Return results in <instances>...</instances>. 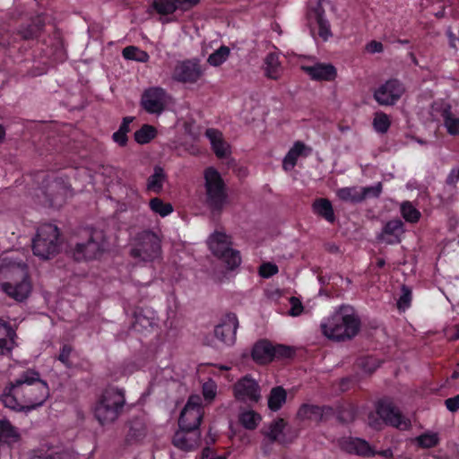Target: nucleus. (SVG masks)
Returning a JSON list of instances; mask_svg holds the SVG:
<instances>
[{
  "label": "nucleus",
  "mask_w": 459,
  "mask_h": 459,
  "mask_svg": "<svg viewBox=\"0 0 459 459\" xmlns=\"http://www.w3.org/2000/svg\"><path fill=\"white\" fill-rule=\"evenodd\" d=\"M49 396L46 381L22 375L10 382L3 390L0 400L4 406L14 411H29L41 406Z\"/></svg>",
  "instance_id": "f257e3e1"
},
{
  "label": "nucleus",
  "mask_w": 459,
  "mask_h": 459,
  "mask_svg": "<svg viewBox=\"0 0 459 459\" xmlns=\"http://www.w3.org/2000/svg\"><path fill=\"white\" fill-rule=\"evenodd\" d=\"M360 319L353 307L342 306L327 322L321 324V329L328 339L344 341L355 337L360 330Z\"/></svg>",
  "instance_id": "f03ea898"
},
{
  "label": "nucleus",
  "mask_w": 459,
  "mask_h": 459,
  "mask_svg": "<svg viewBox=\"0 0 459 459\" xmlns=\"http://www.w3.org/2000/svg\"><path fill=\"white\" fill-rule=\"evenodd\" d=\"M36 178L41 180L39 188L49 207L59 209L73 196L69 178L63 174L41 171L37 174Z\"/></svg>",
  "instance_id": "7ed1b4c3"
},
{
  "label": "nucleus",
  "mask_w": 459,
  "mask_h": 459,
  "mask_svg": "<svg viewBox=\"0 0 459 459\" xmlns=\"http://www.w3.org/2000/svg\"><path fill=\"white\" fill-rule=\"evenodd\" d=\"M126 404L125 392L114 386L107 387L99 398L94 415L102 426L116 421Z\"/></svg>",
  "instance_id": "20e7f679"
},
{
  "label": "nucleus",
  "mask_w": 459,
  "mask_h": 459,
  "mask_svg": "<svg viewBox=\"0 0 459 459\" xmlns=\"http://www.w3.org/2000/svg\"><path fill=\"white\" fill-rule=\"evenodd\" d=\"M161 246L158 235L151 230L139 232L134 238L130 255L138 262H152L160 255Z\"/></svg>",
  "instance_id": "39448f33"
},
{
  "label": "nucleus",
  "mask_w": 459,
  "mask_h": 459,
  "mask_svg": "<svg viewBox=\"0 0 459 459\" xmlns=\"http://www.w3.org/2000/svg\"><path fill=\"white\" fill-rule=\"evenodd\" d=\"M204 178L207 204L213 212H221L228 198L224 180L213 167L204 169Z\"/></svg>",
  "instance_id": "423d86ee"
},
{
  "label": "nucleus",
  "mask_w": 459,
  "mask_h": 459,
  "mask_svg": "<svg viewBox=\"0 0 459 459\" xmlns=\"http://www.w3.org/2000/svg\"><path fill=\"white\" fill-rule=\"evenodd\" d=\"M59 229L52 223L40 225L33 238L32 251L36 256L48 259L58 252Z\"/></svg>",
  "instance_id": "0eeeda50"
},
{
  "label": "nucleus",
  "mask_w": 459,
  "mask_h": 459,
  "mask_svg": "<svg viewBox=\"0 0 459 459\" xmlns=\"http://www.w3.org/2000/svg\"><path fill=\"white\" fill-rule=\"evenodd\" d=\"M295 355V350L288 345L273 344L267 340L258 341L253 347L252 358L259 364H267L271 361H285Z\"/></svg>",
  "instance_id": "6e6552de"
},
{
  "label": "nucleus",
  "mask_w": 459,
  "mask_h": 459,
  "mask_svg": "<svg viewBox=\"0 0 459 459\" xmlns=\"http://www.w3.org/2000/svg\"><path fill=\"white\" fill-rule=\"evenodd\" d=\"M230 238L220 231L214 232L209 238V247L212 254L221 259L230 270H234L241 263L240 254L231 248Z\"/></svg>",
  "instance_id": "1a4fd4ad"
},
{
  "label": "nucleus",
  "mask_w": 459,
  "mask_h": 459,
  "mask_svg": "<svg viewBox=\"0 0 459 459\" xmlns=\"http://www.w3.org/2000/svg\"><path fill=\"white\" fill-rule=\"evenodd\" d=\"M105 234L101 230H93L86 242L77 243L73 250L74 260L88 261L98 259L104 252Z\"/></svg>",
  "instance_id": "9d476101"
},
{
  "label": "nucleus",
  "mask_w": 459,
  "mask_h": 459,
  "mask_svg": "<svg viewBox=\"0 0 459 459\" xmlns=\"http://www.w3.org/2000/svg\"><path fill=\"white\" fill-rule=\"evenodd\" d=\"M204 413L202 398L198 394L190 395L180 413L178 419L179 428L199 430Z\"/></svg>",
  "instance_id": "9b49d317"
},
{
  "label": "nucleus",
  "mask_w": 459,
  "mask_h": 459,
  "mask_svg": "<svg viewBox=\"0 0 459 459\" xmlns=\"http://www.w3.org/2000/svg\"><path fill=\"white\" fill-rule=\"evenodd\" d=\"M167 91L161 87H150L143 91L140 105L151 115H160L167 106Z\"/></svg>",
  "instance_id": "f8f14e48"
},
{
  "label": "nucleus",
  "mask_w": 459,
  "mask_h": 459,
  "mask_svg": "<svg viewBox=\"0 0 459 459\" xmlns=\"http://www.w3.org/2000/svg\"><path fill=\"white\" fill-rule=\"evenodd\" d=\"M405 87L398 79H389L374 91V100L381 106H393L403 95Z\"/></svg>",
  "instance_id": "ddd939ff"
},
{
  "label": "nucleus",
  "mask_w": 459,
  "mask_h": 459,
  "mask_svg": "<svg viewBox=\"0 0 459 459\" xmlns=\"http://www.w3.org/2000/svg\"><path fill=\"white\" fill-rule=\"evenodd\" d=\"M376 412L386 425L403 429L409 428L411 425V421L402 415L399 409L390 399L379 400L376 406Z\"/></svg>",
  "instance_id": "4468645a"
},
{
  "label": "nucleus",
  "mask_w": 459,
  "mask_h": 459,
  "mask_svg": "<svg viewBox=\"0 0 459 459\" xmlns=\"http://www.w3.org/2000/svg\"><path fill=\"white\" fill-rule=\"evenodd\" d=\"M203 75V70L197 61L186 59L179 61L172 72V79L181 83H195Z\"/></svg>",
  "instance_id": "2eb2a0df"
},
{
  "label": "nucleus",
  "mask_w": 459,
  "mask_h": 459,
  "mask_svg": "<svg viewBox=\"0 0 459 459\" xmlns=\"http://www.w3.org/2000/svg\"><path fill=\"white\" fill-rule=\"evenodd\" d=\"M45 27V23L40 19L31 20L30 22L21 24L16 32L5 40L4 36L0 37V46L4 48H7L13 46L16 40V37H19L22 40H30L38 39Z\"/></svg>",
  "instance_id": "dca6fc26"
},
{
  "label": "nucleus",
  "mask_w": 459,
  "mask_h": 459,
  "mask_svg": "<svg viewBox=\"0 0 459 459\" xmlns=\"http://www.w3.org/2000/svg\"><path fill=\"white\" fill-rule=\"evenodd\" d=\"M330 5L329 0H318L309 8L308 16L315 21L318 28V35L326 41L332 37L331 25L325 16V6Z\"/></svg>",
  "instance_id": "f3484780"
},
{
  "label": "nucleus",
  "mask_w": 459,
  "mask_h": 459,
  "mask_svg": "<svg viewBox=\"0 0 459 459\" xmlns=\"http://www.w3.org/2000/svg\"><path fill=\"white\" fill-rule=\"evenodd\" d=\"M201 0H152V8L160 15L167 16L177 11L188 12L196 6Z\"/></svg>",
  "instance_id": "a211bd4d"
},
{
  "label": "nucleus",
  "mask_w": 459,
  "mask_h": 459,
  "mask_svg": "<svg viewBox=\"0 0 459 459\" xmlns=\"http://www.w3.org/2000/svg\"><path fill=\"white\" fill-rule=\"evenodd\" d=\"M234 396L241 402L257 403L261 398L260 386L256 381L245 376L233 386Z\"/></svg>",
  "instance_id": "6ab92c4d"
},
{
  "label": "nucleus",
  "mask_w": 459,
  "mask_h": 459,
  "mask_svg": "<svg viewBox=\"0 0 459 459\" xmlns=\"http://www.w3.org/2000/svg\"><path fill=\"white\" fill-rule=\"evenodd\" d=\"M1 290L15 301L23 302L30 297L32 291V283L30 276L24 274L21 281L3 282Z\"/></svg>",
  "instance_id": "aec40b11"
},
{
  "label": "nucleus",
  "mask_w": 459,
  "mask_h": 459,
  "mask_svg": "<svg viewBox=\"0 0 459 459\" xmlns=\"http://www.w3.org/2000/svg\"><path fill=\"white\" fill-rule=\"evenodd\" d=\"M238 327V320L237 315L228 313L221 320V323L215 326L214 334L217 339L226 345H232L236 341Z\"/></svg>",
  "instance_id": "412c9836"
},
{
  "label": "nucleus",
  "mask_w": 459,
  "mask_h": 459,
  "mask_svg": "<svg viewBox=\"0 0 459 459\" xmlns=\"http://www.w3.org/2000/svg\"><path fill=\"white\" fill-rule=\"evenodd\" d=\"M404 232V224L402 220H390L385 223L377 238L386 245H396L401 243Z\"/></svg>",
  "instance_id": "4be33fe9"
},
{
  "label": "nucleus",
  "mask_w": 459,
  "mask_h": 459,
  "mask_svg": "<svg viewBox=\"0 0 459 459\" xmlns=\"http://www.w3.org/2000/svg\"><path fill=\"white\" fill-rule=\"evenodd\" d=\"M200 437L199 430L179 428L173 436L172 444L181 450L189 451L198 446Z\"/></svg>",
  "instance_id": "5701e85b"
},
{
  "label": "nucleus",
  "mask_w": 459,
  "mask_h": 459,
  "mask_svg": "<svg viewBox=\"0 0 459 459\" xmlns=\"http://www.w3.org/2000/svg\"><path fill=\"white\" fill-rule=\"evenodd\" d=\"M333 411V408L330 406L303 403L298 410L297 418L301 420H309L320 422L325 420L326 416L332 415Z\"/></svg>",
  "instance_id": "b1692460"
},
{
  "label": "nucleus",
  "mask_w": 459,
  "mask_h": 459,
  "mask_svg": "<svg viewBox=\"0 0 459 459\" xmlns=\"http://www.w3.org/2000/svg\"><path fill=\"white\" fill-rule=\"evenodd\" d=\"M341 448L349 453L362 456L375 455V451L364 439L358 437H345L339 442Z\"/></svg>",
  "instance_id": "393cba45"
},
{
  "label": "nucleus",
  "mask_w": 459,
  "mask_h": 459,
  "mask_svg": "<svg viewBox=\"0 0 459 459\" xmlns=\"http://www.w3.org/2000/svg\"><path fill=\"white\" fill-rule=\"evenodd\" d=\"M155 312L149 307H137L134 312L132 327L137 332L147 331L156 325Z\"/></svg>",
  "instance_id": "a878e982"
},
{
  "label": "nucleus",
  "mask_w": 459,
  "mask_h": 459,
  "mask_svg": "<svg viewBox=\"0 0 459 459\" xmlns=\"http://www.w3.org/2000/svg\"><path fill=\"white\" fill-rule=\"evenodd\" d=\"M302 69L316 81H333L337 75L336 68L331 64L317 63L310 66H303Z\"/></svg>",
  "instance_id": "bb28decb"
},
{
  "label": "nucleus",
  "mask_w": 459,
  "mask_h": 459,
  "mask_svg": "<svg viewBox=\"0 0 459 459\" xmlns=\"http://www.w3.org/2000/svg\"><path fill=\"white\" fill-rule=\"evenodd\" d=\"M287 426V422L282 418H278L270 422L261 430L262 435L268 439L270 444L277 442L279 444L285 443L283 430Z\"/></svg>",
  "instance_id": "cd10ccee"
},
{
  "label": "nucleus",
  "mask_w": 459,
  "mask_h": 459,
  "mask_svg": "<svg viewBox=\"0 0 459 459\" xmlns=\"http://www.w3.org/2000/svg\"><path fill=\"white\" fill-rule=\"evenodd\" d=\"M16 336L15 329L9 323L0 319V355L12 351Z\"/></svg>",
  "instance_id": "c85d7f7f"
},
{
  "label": "nucleus",
  "mask_w": 459,
  "mask_h": 459,
  "mask_svg": "<svg viewBox=\"0 0 459 459\" xmlns=\"http://www.w3.org/2000/svg\"><path fill=\"white\" fill-rule=\"evenodd\" d=\"M168 176L164 169L156 165L153 168V173L147 178L146 192L160 195L163 191V186Z\"/></svg>",
  "instance_id": "c756f323"
},
{
  "label": "nucleus",
  "mask_w": 459,
  "mask_h": 459,
  "mask_svg": "<svg viewBox=\"0 0 459 459\" xmlns=\"http://www.w3.org/2000/svg\"><path fill=\"white\" fill-rule=\"evenodd\" d=\"M129 429L126 436V443L132 445L142 441L147 433L144 421L141 419H133L128 422Z\"/></svg>",
  "instance_id": "7c9ffc66"
},
{
  "label": "nucleus",
  "mask_w": 459,
  "mask_h": 459,
  "mask_svg": "<svg viewBox=\"0 0 459 459\" xmlns=\"http://www.w3.org/2000/svg\"><path fill=\"white\" fill-rule=\"evenodd\" d=\"M313 212L330 223L336 220L332 203L327 198H316L312 204Z\"/></svg>",
  "instance_id": "2f4dec72"
},
{
  "label": "nucleus",
  "mask_w": 459,
  "mask_h": 459,
  "mask_svg": "<svg viewBox=\"0 0 459 459\" xmlns=\"http://www.w3.org/2000/svg\"><path fill=\"white\" fill-rule=\"evenodd\" d=\"M205 136L209 139L215 155L220 159L225 158L227 156V148L222 134L217 129L208 128L205 131Z\"/></svg>",
  "instance_id": "473e14b6"
},
{
  "label": "nucleus",
  "mask_w": 459,
  "mask_h": 459,
  "mask_svg": "<svg viewBox=\"0 0 459 459\" xmlns=\"http://www.w3.org/2000/svg\"><path fill=\"white\" fill-rule=\"evenodd\" d=\"M440 116L443 118L444 126L450 135L459 134V118L452 112L450 104H444L440 108Z\"/></svg>",
  "instance_id": "72a5a7b5"
},
{
  "label": "nucleus",
  "mask_w": 459,
  "mask_h": 459,
  "mask_svg": "<svg viewBox=\"0 0 459 459\" xmlns=\"http://www.w3.org/2000/svg\"><path fill=\"white\" fill-rule=\"evenodd\" d=\"M18 429L12 425L8 420H0V444H13L20 440Z\"/></svg>",
  "instance_id": "f704fd0d"
},
{
  "label": "nucleus",
  "mask_w": 459,
  "mask_h": 459,
  "mask_svg": "<svg viewBox=\"0 0 459 459\" xmlns=\"http://www.w3.org/2000/svg\"><path fill=\"white\" fill-rule=\"evenodd\" d=\"M306 145L300 141H297L293 146L289 150L282 160V168L285 171H290L294 169L297 164L298 159L303 155L306 150Z\"/></svg>",
  "instance_id": "c9c22d12"
},
{
  "label": "nucleus",
  "mask_w": 459,
  "mask_h": 459,
  "mask_svg": "<svg viewBox=\"0 0 459 459\" xmlns=\"http://www.w3.org/2000/svg\"><path fill=\"white\" fill-rule=\"evenodd\" d=\"M383 363V360L372 355H361L357 358L354 368L360 373H374Z\"/></svg>",
  "instance_id": "e433bc0d"
},
{
  "label": "nucleus",
  "mask_w": 459,
  "mask_h": 459,
  "mask_svg": "<svg viewBox=\"0 0 459 459\" xmlns=\"http://www.w3.org/2000/svg\"><path fill=\"white\" fill-rule=\"evenodd\" d=\"M264 73L266 77L278 80L281 74V65L276 53H269L264 59Z\"/></svg>",
  "instance_id": "4c0bfd02"
},
{
  "label": "nucleus",
  "mask_w": 459,
  "mask_h": 459,
  "mask_svg": "<svg viewBox=\"0 0 459 459\" xmlns=\"http://www.w3.org/2000/svg\"><path fill=\"white\" fill-rule=\"evenodd\" d=\"M287 393L282 386L272 388L268 397V408L273 411H279L286 403Z\"/></svg>",
  "instance_id": "58836bf2"
},
{
  "label": "nucleus",
  "mask_w": 459,
  "mask_h": 459,
  "mask_svg": "<svg viewBox=\"0 0 459 459\" xmlns=\"http://www.w3.org/2000/svg\"><path fill=\"white\" fill-rule=\"evenodd\" d=\"M157 129L151 125L144 124L134 132V141L139 144H147L157 136Z\"/></svg>",
  "instance_id": "ea45409f"
},
{
  "label": "nucleus",
  "mask_w": 459,
  "mask_h": 459,
  "mask_svg": "<svg viewBox=\"0 0 459 459\" xmlns=\"http://www.w3.org/2000/svg\"><path fill=\"white\" fill-rule=\"evenodd\" d=\"M336 195L343 202L359 204L363 201V196L360 195V189L356 186L339 188L336 192Z\"/></svg>",
  "instance_id": "a19ab883"
},
{
  "label": "nucleus",
  "mask_w": 459,
  "mask_h": 459,
  "mask_svg": "<svg viewBox=\"0 0 459 459\" xmlns=\"http://www.w3.org/2000/svg\"><path fill=\"white\" fill-rule=\"evenodd\" d=\"M149 207L156 214L160 217H166L173 212V206L169 203L164 202L159 197H153L149 202Z\"/></svg>",
  "instance_id": "79ce46f5"
},
{
  "label": "nucleus",
  "mask_w": 459,
  "mask_h": 459,
  "mask_svg": "<svg viewBox=\"0 0 459 459\" xmlns=\"http://www.w3.org/2000/svg\"><path fill=\"white\" fill-rule=\"evenodd\" d=\"M261 420L260 414L255 411H246L239 415V422L245 429L249 430L256 429Z\"/></svg>",
  "instance_id": "37998d69"
},
{
  "label": "nucleus",
  "mask_w": 459,
  "mask_h": 459,
  "mask_svg": "<svg viewBox=\"0 0 459 459\" xmlns=\"http://www.w3.org/2000/svg\"><path fill=\"white\" fill-rule=\"evenodd\" d=\"M401 214L410 223H416L421 217L420 212L415 208L411 202L406 201L401 204Z\"/></svg>",
  "instance_id": "c03bdc74"
},
{
  "label": "nucleus",
  "mask_w": 459,
  "mask_h": 459,
  "mask_svg": "<svg viewBox=\"0 0 459 459\" xmlns=\"http://www.w3.org/2000/svg\"><path fill=\"white\" fill-rule=\"evenodd\" d=\"M439 436L436 432L428 431L415 438L416 444L421 448H432L438 445Z\"/></svg>",
  "instance_id": "a18cd8bd"
},
{
  "label": "nucleus",
  "mask_w": 459,
  "mask_h": 459,
  "mask_svg": "<svg viewBox=\"0 0 459 459\" xmlns=\"http://www.w3.org/2000/svg\"><path fill=\"white\" fill-rule=\"evenodd\" d=\"M372 124L376 132L385 134L390 128L391 120L385 113L379 111L376 112Z\"/></svg>",
  "instance_id": "49530a36"
},
{
  "label": "nucleus",
  "mask_w": 459,
  "mask_h": 459,
  "mask_svg": "<svg viewBox=\"0 0 459 459\" xmlns=\"http://www.w3.org/2000/svg\"><path fill=\"white\" fill-rule=\"evenodd\" d=\"M230 53L229 47L221 46L209 56L208 63L212 66H219L228 59Z\"/></svg>",
  "instance_id": "de8ad7c7"
},
{
  "label": "nucleus",
  "mask_w": 459,
  "mask_h": 459,
  "mask_svg": "<svg viewBox=\"0 0 459 459\" xmlns=\"http://www.w3.org/2000/svg\"><path fill=\"white\" fill-rule=\"evenodd\" d=\"M360 195L363 196V201L367 198H377L380 196L383 186L382 183L378 182L374 186L361 187Z\"/></svg>",
  "instance_id": "09e8293b"
},
{
  "label": "nucleus",
  "mask_w": 459,
  "mask_h": 459,
  "mask_svg": "<svg viewBox=\"0 0 459 459\" xmlns=\"http://www.w3.org/2000/svg\"><path fill=\"white\" fill-rule=\"evenodd\" d=\"M217 394V385L212 379L204 382L203 385V395L208 402H212Z\"/></svg>",
  "instance_id": "8fccbe9b"
},
{
  "label": "nucleus",
  "mask_w": 459,
  "mask_h": 459,
  "mask_svg": "<svg viewBox=\"0 0 459 459\" xmlns=\"http://www.w3.org/2000/svg\"><path fill=\"white\" fill-rule=\"evenodd\" d=\"M411 291L406 287L403 286L402 288V295L400 296L397 305L400 309H406L411 306Z\"/></svg>",
  "instance_id": "3c124183"
},
{
  "label": "nucleus",
  "mask_w": 459,
  "mask_h": 459,
  "mask_svg": "<svg viewBox=\"0 0 459 459\" xmlns=\"http://www.w3.org/2000/svg\"><path fill=\"white\" fill-rule=\"evenodd\" d=\"M278 272V266L272 263H264L259 268V274L266 279L275 275Z\"/></svg>",
  "instance_id": "603ef678"
},
{
  "label": "nucleus",
  "mask_w": 459,
  "mask_h": 459,
  "mask_svg": "<svg viewBox=\"0 0 459 459\" xmlns=\"http://www.w3.org/2000/svg\"><path fill=\"white\" fill-rule=\"evenodd\" d=\"M290 315L292 316H299L304 307H303V305L301 303V301L296 298V297H291L290 299Z\"/></svg>",
  "instance_id": "864d4df0"
},
{
  "label": "nucleus",
  "mask_w": 459,
  "mask_h": 459,
  "mask_svg": "<svg viewBox=\"0 0 459 459\" xmlns=\"http://www.w3.org/2000/svg\"><path fill=\"white\" fill-rule=\"evenodd\" d=\"M72 350L73 349L69 344H64L60 350L58 359L65 366H68L69 357L72 352Z\"/></svg>",
  "instance_id": "5fc2aeb1"
},
{
  "label": "nucleus",
  "mask_w": 459,
  "mask_h": 459,
  "mask_svg": "<svg viewBox=\"0 0 459 459\" xmlns=\"http://www.w3.org/2000/svg\"><path fill=\"white\" fill-rule=\"evenodd\" d=\"M112 139L115 143H117L121 147H125L128 142L127 134H126L120 130L116 131L112 134Z\"/></svg>",
  "instance_id": "6e6d98bb"
},
{
  "label": "nucleus",
  "mask_w": 459,
  "mask_h": 459,
  "mask_svg": "<svg viewBox=\"0 0 459 459\" xmlns=\"http://www.w3.org/2000/svg\"><path fill=\"white\" fill-rule=\"evenodd\" d=\"M446 409L451 412H455L459 410V394L447 398L445 401Z\"/></svg>",
  "instance_id": "4d7b16f0"
},
{
  "label": "nucleus",
  "mask_w": 459,
  "mask_h": 459,
  "mask_svg": "<svg viewBox=\"0 0 459 459\" xmlns=\"http://www.w3.org/2000/svg\"><path fill=\"white\" fill-rule=\"evenodd\" d=\"M356 417V410L354 407L350 406L348 409H345L341 411L340 419L343 421H352Z\"/></svg>",
  "instance_id": "13d9d810"
},
{
  "label": "nucleus",
  "mask_w": 459,
  "mask_h": 459,
  "mask_svg": "<svg viewBox=\"0 0 459 459\" xmlns=\"http://www.w3.org/2000/svg\"><path fill=\"white\" fill-rule=\"evenodd\" d=\"M138 50H139L138 48H136L134 46H128L123 49L122 55H123L124 58H126L127 60H139L136 57V53L138 52Z\"/></svg>",
  "instance_id": "bf43d9fd"
},
{
  "label": "nucleus",
  "mask_w": 459,
  "mask_h": 459,
  "mask_svg": "<svg viewBox=\"0 0 459 459\" xmlns=\"http://www.w3.org/2000/svg\"><path fill=\"white\" fill-rule=\"evenodd\" d=\"M366 50L371 54L381 53L384 50V46L379 41L371 40L366 45Z\"/></svg>",
  "instance_id": "052dcab7"
},
{
  "label": "nucleus",
  "mask_w": 459,
  "mask_h": 459,
  "mask_svg": "<svg viewBox=\"0 0 459 459\" xmlns=\"http://www.w3.org/2000/svg\"><path fill=\"white\" fill-rule=\"evenodd\" d=\"M134 117H125L122 120V123L119 126L118 130L128 134L130 132V124L134 121Z\"/></svg>",
  "instance_id": "680f3d73"
},
{
  "label": "nucleus",
  "mask_w": 459,
  "mask_h": 459,
  "mask_svg": "<svg viewBox=\"0 0 459 459\" xmlns=\"http://www.w3.org/2000/svg\"><path fill=\"white\" fill-rule=\"evenodd\" d=\"M383 423L384 422L382 421L381 419L379 420V419L376 418V416L373 413L369 414V416H368V424L372 428H374L376 429H381Z\"/></svg>",
  "instance_id": "e2e57ef3"
},
{
  "label": "nucleus",
  "mask_w": 459,
  "mask_h": 459,
  "mask_svg": "<svg viewBox=\"0 0 459 459\" xmlns=\"http://www.w3.org/2000/svg\"><path fill=\"white\" fill-rule=\"evenodd\" d=\"M216 366L214 364H207V365H199L198 368L196 369V373H215Z\"/></svg>",
  "instance_id": "0e129e2a"
},
{
  "label": "nucleus",
  "mask_w": 459,
  "mask_h": 459,
  "mask_svg": "<svg viewBox=\"0 0 459 459\" xmlns=\"http://www.w3.org/2000/svg\"><path fill=\"white\" fill-rule=\"evenodd\" d=\"M351 383V381L350 377H347L342 378L339 383V390L341 392L347 391L350 388Z\"/></svg>",
  "instance_id": "69168bd1"
},
{
  "label": "nucleus",
  "mask_w": 459,
  "mask_h": 459,
  "mask_svg": "<svg viewBox=\"0 0 459 459\" xmlns=\"http://www.w3.org/2000/svg\"><path fill=\"white\" fill-rule=\"evenodd\" d=\"M54 459H76V456L70 452L64 451L62 453L56 454Z\"/></svg>",
  "instance_id": "338daca9"
},
{
  "label": "nucleus",
  "mask_w": 459,
  "mask_h": 459,
  "mask_svg": "<svg viewBox=\"0 0 459 459\" xmlns=\"http://www.w3.org/2000/svg\"><path fill=\"white\" fill-rule=\"evenodd\" d=\"M30 459H54V456H51V455H48L44 453H41V452H35Z\"/></svg>",
  "instance_id": "774afa93"
}]
</instances>
